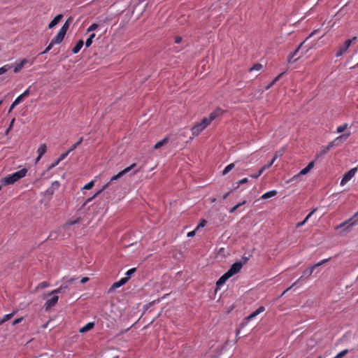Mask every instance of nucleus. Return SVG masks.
Instances as JSON below:
<instances>
[{
	"instance_id": "f257e3e1",
	"label": "nucleus",
	"mask_w": 358,
	"mask_h": 358,
	"mask_svg": "<svg viewBox=\"0 0 358 358\" xmlns=\"http://www.w3.org/2000/svg\"><path fill=\"white\" fill-rule=\"evenodd\" d=\"M351 135L350 132L345 133L342 135L334 138L331 141L327 146L322 147L321 150L316 155V159L322 157L327 154L332 148L337 147L341 145L345 141H346Z\"/></svg>"
},
{
	"instance_id": "f03ea898",
	"label": "nucleus",
	"mask_w": 358,
	"mask_h": 358,
	"mask_svg": "<svg viewBox=\"0 0 358 358\" xmlns=\"http://www.w3.org/2000/svg\"><path fill=\"white\" fill-rule=\"evenodd\" d=\"M27 173V169L24 168L20 171H17L13 173L9 174L3 179V182L5 185L13 184L21 178H24Z\"/></svg>"
},
{
	"instance_id": "7ed1b4c3",
	"label": "nucleus",
	"mask_w": 358,
	"mask_h": 358,
	"mask_svg": "<svg viewBox=\"0 0 358 358\" xmlns=\"http://www.w3.org/2000/svg\"><path fill=\"white\" fill-rule=\"evenodd\" d=\"M315 268V266H312L309 268H307L305 269L301 275V276L296 280L290 287H289L287 289H286L282 295H284L287 292H288L289 289H291L292 287L302 283L304 282L308 277H310L312 273H313L314 269Z\"/></svg>"
},
{
	"instance_id": "20e7f679",
	"label": "nucleus",
	"mask_w": 358,
	"mask_h": 358,
	"mask_svg": "<svg viewBox=\"0 0 358 358\" xmlns=\"http://www.w3.org/2000/svg\"><path fill=\"white\" fill-rule=\"evenodd\" d=\"M136 166V164L134 163V164H131L129 166L125 168L124 169H123L122 171L119 172L117 175L113 176L110 178V181L108 182H107L106 185H104L101 189H100L99 191L97 192V194H101L104 189H106V188H108L110 186V185L111 184L112 182L118 180L122 176H123L126 173H129L131 170H132Z\"/></svg>"
},
{
	"instance_id": "39448f33",
	"label": "nucleus",
	"mask_w": 358,
	"mask_h": 358,
	"mask_svg": "<svg viewBox=\"0 0 358 358\" xmlns=\"http://www.w3.org/2000/svg\"><path fill=\"white\" fill-rule=\"evenodd\" d=\"M358 216V211L354 215V216L349 220L342 222L339 225L335 227L336 230H338L339 229L345 228V231H350L352 227L358 224V219L356 217Z\"/></svg>"
},
{
	"instance_id": "423d86ee",
	"label": "nucleus",
	"mask_w": 358,
	"mask_h": 358,
	"mask_svg": "<svg viewBox=\"0 0 358 358\" xmlns=\"http://www.w3.org/2000/svg\"><path fill=\"white\" fill-rule=\"evenodd\" d=\"M210 124V122L206 117H203L201 121L196 124L192 129V134L193 136H198Z\"/></svg>"
},
{
	"instance_id": "0eeeda50",
	"label": "nucleus",
	"mask_w": 358,
	"mask_h": 358,
	"mask_svg": "<svg viewBox=\"0 0 358 358\" xmlns=\"http://www.w3.org/2000/svg\"><path fill=\"white\" fill-rule=\"evenodd\" d=\"M74 280V278L69 279L57 289H55L52 292H48V294H45L44 296L45 297L53 294L56 295L57 294L65 293L66 291L69 289V286L73 283Z\"/></svg>"
},
{
	"instance_id": "6e6552de",
	"label": "nucleus",
	"mask_w": 358,
	"mask_h": 358,
	"mask_svg": "<svg viewBox=\"0 0 358 358\" xmlns=\"http://www.w3.org/2000/svg\"><path fill=\"white\" fill-rule=\"evenodd\" d=\"M357 39V37H353L352 39H348L345 41V43L341 45L338 48V52L336 54V56L337 57L342 56L343 54H345L348 49L350 48V46L352 44V42L353 41H355Z\"/></svg>"
},
{
	"instance_id": "1a4fd4ad",
	"label": "nucleus",
	"mask_w": 358,
	"mask_h": 358,
	"mask_svg": "<svg viewBox=\"0 0 358 358\" xmlns=\"http://www.w3.org/2000/svg\"><path fill=\"white\" fill-rule=\"evenodd\" d=\"M243 264L241 262L234 263L227 273L231 277L239 273L243 268Z\"/></svg>"
},
{
	"instance_id": "9d476101",
	"label": "nucleus",
	"mask_w": 358,
	"mask_h": 358,
	"mask_svg": "<svg viewBox=\"0 0 358 358\" xmlns=\"http://www.w3.org/2000/svg\"><path fill=\"white\" fill-rule=\"evenodd\" d=\"M50 299H48L45 303L43 308L46 312L49 311L52 308L56 306L58 302L59 297L57 295L53 294Z\"/></svg>"
},
{
	"instance_id": "9b49d317",
	"label": "nucleus",
	"mask_w": 358,
	"mask_h": 358,
	"mask_svg": "<svg viewBox=\"0 0 358 358\" xmlns=\"http://www.w3.org/2000/svg\"><path fill=\"white\" fill-rule=\"evenodd\" d=\"M357 171V168H353L350 169L349 171H348L342 178L341 181V185H344L346 182H348L349 180H350Z\"/></svg>"
},
{
	"instance_id": "f8f14e48",
	"label": "nucleus",
	"mask_w": 358,
	"mask_h": 358,
	"mask_svg": "<svg viewBox=\"0 0 358 358\" xmlns=\"http://www.w3.org/2000/svg\"><path fill=\"white\" fill-rule=\"evenodd\" d=\"M315 163L314 161L310 162L306 167L301 170V171L297 174L295 175L292 179V181L295 180L299 176H303L307 174L313 167H314Z\"/></svg>"
},
{
	"instance_id": "ddd939ff",
	"label": "nucleus",
	"mask_w": 358,
	"mask_h": 358,
	"mask_svg": "<svg viewBox=\"0 0 358 358\" xmlns=\"http://www.w3.org/2000/svg\"><path fill=\"white\" fill-rule=\"evenodd\" d=\"M224 114V110L220 108H216L213 112L210 113L209 116L206 118L211 123L213 120H215L217 117L222 115Z\"/></svg>"
},
{
	"instance_id": "4468645a",
	"label": "nucleus",
	"mask_w": 358,
	"mask_h": 358,
	"mask_svg": "<svg viewBox=\"0 0 358 358\" xmlns=\"http://www.w3.org/2000/svg\"><path fill=\"white\" fill-rule=\"evenodd\" d=\"M224 114V110L220 108H216L213 112L210 113L209 116L206 118L211 123L213 120H215L217 117L222 115Z\"/></svg>"
},
{
	"instance_id": "2eb2a0df",
	"label": "nucleus",
	"mask_w": 358,
	"mask_h": 358,
	"mask_svg": "<svg viewBox=\"0 0 358 358\" xmlns=\"http://www.w3.org/2000/svg\"><path fill=\"white\" fill-rule=\"evenodd\" d=\"M265 310V308L262 306H259L255 311L252 312L250 315H249L245 320L247 321H250L254 319L259 314L263 313Z\"/></svg>"
},
{
	"instance_id": "dca6fc26",
	"label": "nucleus",
	"mask_w": 358,
	"mask_h": 358,
	"mask_svg": "<svg viewBox=\"0 0 358 358\" xmlns=\"http://www.w3.org/2000/svg\"><path fill=\"white\" fill-rule=\"evenodd\" d=\"M60 187V183L58 181H54L52 182L51 186L48 188L46 192L48 194L52 195L55 190H57Z\"/></svg>"
},
{
	"instance_id": "f3484780",
	"label": "nucleus",
	"mask_w": 358,
	"mask_h": 358,
	"mask_svg": "<svg viewBox=\"0 0 358 358\" xmlns=\"http://www.w3.org/2000/svg\"><path fill=\"white\" fill-rule=\"evenodd\" d=\"M66 35V33L62 32V31L59 30L58 34L55 37H54L51 41H52V43L55 44H59L62 42L64 40V38Z\"/></svg>"
},
{
	"instance_id": "a211bd4d",
	"label": "nucleus",
	"mask_w": 358,
	"mask_h": 358,
	"mask_svg": "<svg viewBox=\"0 0 358 358\" xmlns=\"http://www.w3.org/2000/svg\"><path fill=\"white\" fill-rule=\"evenodd\" d=\"M27 63H29V60L27 59H23L20 62L16 63L13 70L14 73L20 72Z\"/></svg>"
},
{
	"instance_id": "6ab92c4d",
	"label": "nucleus",
	"mask_w": 358,
	"mask_h": 358,
	"mask_svg": "<svg viewBox=\"0 0 358 358\" xmlns=\"http://www.w3.org/2000/svg\"><path fill=\"white\" fill-rule=\"evenodd\" d=\"M46 151H47L46 145L45 143L40 145V146L38 147V148L37 150V152H38V157L36 158V162L41 159V158L46 152Z\"/></svg>"
},
{
	"instance_id": "aec40b11",
	"label": "nucleus",
	"mask_w": 358,
	"mask_h": 358,
	"mask_svg": "<svg viewBox=\"0 0 358 358\" xmlns=\"http://www.w3.org/2000/svg\"><path fill=\"white\" fill-rule=\"evenodd\" d=\"M303 43L304 42L301 43L299 45V46L292 53H291L288 56V62L289 63H294V62H296L299 59V57L296 58V59H294V57L296 55L297 52H299V49L301 48V47L302 46Z\"/></svg>"
},
{
	"instance_id": "412c9836",
	"label": "nucleus",
	"mask_w": 358,
	"mask_h": 358,
	"mask_svg": "<svg viewBox=\"0 0 358 358\" xmlns=\"http://www.w3.org/2000/svg\"><path fill=\"white\" fill-rule=\"evenodd\" d=\"M63 15L62 14H59L57 16L54 17V19L50 22L48 24L49 29H52L54 27H55L62 19Z\"/></svg>"
},
{
	"instance_id": "4be33fe9",
	"label": "nucleus",
	"mask_w": 358,
	"mask_h": 358,
	"mask_svg": "<svg viewBox=\"0 0 358 358\" xmlns=\"http://www.w3.org/2000/svg\"><path fill=\"white\" fill-rule=\"evenodd\" d=\"M231 276L226 272L224 275H222L219 280L217 281L216 285L218 287L223 285L225 282Z\"/></svg>"
},
{
	"instance_id": "5701e85b",
	"label": "nucleus",
	"mask_w": 358,
	"mask_h": 358,
	"mask_svg": "<svg viewBox=\"0 0 358 358\" xmlns=\"http://www.w3.org/2000/svg\"><path fill=\"white\" fill-rule=\"evenodd\" d=\"M277 194H278V192L276 190H275V189L271 190V191L267 192L264 193V194H262V196L260 197V199H269V198L276 196Z\"/></svg>"
},
{
	"instance_id": "b1692460",
	"label": "nucleus",
	"mask_w": 358,
	"mask_h": 358,
	"mask_svg": "<svg viewBox=\"0 0 358 358\" xmlns=\"http://www.w3.org/2000/svg\"><path fill=\"white\" fill-rule=\"evenodd\" d=\"M94 327V322H89L80 329V333L84 334L93 329Z\"/></svg>"
},
{
	"instance_id": "393cba45",
	"label": "nucleus",
	"mask_w": 358,
	"mask_h": 358,
	"mask_svg": "<svg viewBox=\"0 0 358 358\" xmlns=\"http://www.w3.org/2000/svg\"><path fill=\"white\" fill-rule=\"evenodd\" d=\"M127 281H128V278H122L119 281L115 282L112 285V288L115 289V288L120 287L121 286L124 285Z\"/></svg>"
},
{
	"instance_id": "a878e982",
	"label": "nucleus",
	"mask_w": 358,
	"mask_h": 358,
	"mask_svg": "<svg viewBox=\"0 0 358 358\" xmlns=\"http://www.w3.org/2000/svg\"><path fill=\"white\" fill-rule=\"evenodd\" d=\"M84 45V42L83 40H79L76 45H75V47L72 49V52L73 54H77L80 50V49L82 48V47Z\"/></svg>"
},
{
	"instance_id": "bb28decb",
	"label": "nucleus",
	"mask_w": 358,
	"mask_h": 358,
	"mask_svg": "<svg viewBox=\"0 0 358 358\" xmlns=\"http://www.w3.org/2000/svg\"><path fill=\"white\" fill-rule=\"evenodd\" d=\"M168 141H169V138L166 136L165 138H164L162 140L159 141V142H157L155 146H154V148L155 149H159V148H161L162 146L164 145L165 144H166L168 143Z\"/></svg>"
},
{
	"instance_id": "cd10ccee",
	"label": "nucleus",
	"mask_w": 358,
	"mask_h": 358,
	"mask_svg": "<svg viewBox=\"0 0 358 358\" xmlns=\"http://www.w3.org/2000/svg\"><path fill=\"white\" fill-rule=\"evenodd\" d=\"M71 17H69L66 21V22L63 24V26L62 27V28L60 29L61 31H62V32H64L66 34V31L67 30L69 29V26H70V24L71 22Z\"/></svg>"
},
{
	"instance_id": "c85d7f7f",
	"label": "nucleus",
	"mask_w": 358,
	"mask_h": 358,
	"mask_svg": "<svg viewBox=\"0 0 358 358\" xmlns=\"http://www.w3.org/2000/svg\"><path fill=\"white\" fill-rule=\"evenodd\" d=\"M16 313V311H13L11 313L5 315L2 318H1L3 324L8 320H10Z\"/></svg>"
},
{
	"instance_id": "c756f323",
	"label": "nucleus",
	"mask_w": 358,
	"mask_h": 358,
	"mask_svg": "<svg viewBox=\"0 0 358 358\" xmlns=\"http://www.w3.org/2000/svg\"><path fill=\"white\" fill-rule=\"evenodd\" d=\"M235 167V164L231 163L227 165L224 169L222 171V175H227L228 173H229Z\"/></svg>"
},
{
	"instance_id": "7c9ffc66",
	"label": "nucleus",
	"mask_w": 358,
	"mask_h": 358,
	"mask_svg": "<svg viewBox=\"0 0 358 358\" xmlns=\"http://www.w3.org/2000/svg\"><path fill=\"white\" fill-rule=\"evenodd\" d=\"M347 128H348V123H345L342 125H340L336 128V133H338V134L343 133Z\"/></svg>"
},
{
	"instance_id": "2f4dec72",
	"label": "nucleus",
	"mask_w": 358,
	"mask_h": 358,
	"mask_svg": "<svg viewBox=\"0 0 358 358\" xmlns=\"http://www.w3.org/2000/svg\"><path fill=\"white\" fill-rule=\"evenodd\" d=\"M245 203H246V201H243V202L238 203V204H236V206H234L233 208H231L229 210V212L230 213H235V212L238 210V208L240 206H241L244 205Z\"/></svg>"
},
{
	"instance_id": "473e14b6",
	"label": "nucleus",
	"mask_w": 358,
	"mask_h": 358,
	"mask_svg": "<svg viewBox=\"0 0 358 358\" xmlns=\"http://www.w3.org/2000/svg\"><path fill=\"white\" fill-rule=\"evenodd\" d=\"M95 36H96V35H95V34H92L89 36V38L87 39V41H86V42H85V46H86V48H89V47L92 45V42H93V39H94V38L95 37Z\"/></svg>"
},
{
	"instance_id": "72a5a7b5",
	"label": "nucleus",
	"mask_w": 358,
	"mask_h": 358,
	"mask_svg": "<svg viewBox=\"0 0 358 358\" xmlns=\"http://www.w3.org/2000/svg\"><path fill=\"white\" fill-rule=\"evenodd\" d=\"M83 137H80V139L70 148L69 151L72 152L75 149H76L78 148V146H79L80 145V143L83 142Z\"/></svg>"
},
{
	"instance_id": "f704fd0d",
	"label": "nucleus",
	"mask_w": 358,
	"mask_h": 358,
	"mask_svg": "<svg viewBox=\"0 0 358 358\" xmlns=\"http://www.w3.org/2000/svg\"><path fill=\"white\" fill-rule=\"evenodd\" d=\"M11 68V65L6 64L0 68V75L7 72Z\"/></svg>"
},
{
	"instance_id": "c9c22d12",
	"label": "nucleus",
	"mask_w": 358,
	"mask_h": 358,
	"mask_svg": "<svg viewBox=\"0 0 358 358\" xmlns=\"http://www.w3.org/2000/svg\"><path fill=\"white\" fill-rule=\"evenodd\" d=\"M49 285H50L49 282H48L47 281H43L37 285L36 289H45V288L49 287Z\"/></svg>"
},
{
	"instance_id": "e433bc0d",
	"label": "nucleus",
	"mask_w": 358,
	"mask_h": 358,
	"mask_svg": "<svg viewBox=\"0 0 358 358\" xmlns=\"http://www.w3.org/2000/svg\"><path fill=\"white\" fill-rule=\"evenodd\" d=\"M263 68V66L260 64H255L250 69V71H260Z\"/></svg>"
},
{
	"instance_id": "4c0bfd02",
	"label": "nucleus",
	"mask_w": 358,
	"mask_h": 358,
	"mask_svg": "<svg viewBox=\"0 0 358 358\" xmlns=\"http://www.w3.org/2000/svg\"><path fill=\"white\" fill-rule=\"evenodd\" d=\"M348 353V350H343L338 353L334 358H342Z\"/></svg>"
},
{
	"instance_id": "58836bf2",
	"label": "nucleus",
	"mask_w": 358,
	"mask_h": 358,
	"mask_svg": "<svg viewBox=\"0 0 358 358\" xmlns=\"http://www.w3.org/2000/svg\"><path fill=\"white\" fill-rule=\"evenodd\" d=\"M99 25L96 23H93L87 29V32L89 33V32H91V31H93L94 30H96L97 28H98Z\"/></svg>"
},
{
	"instance_id": "ea45409f",
	"label": "nucleus",
	"mask_w": 358,
	"mask_h": 358,
	"mask_svg": "<svg viewBox=\"0 0 358 358\" xmlns=\"http://www.w3.org/2000/svg\"><path fill=\"white\" fill-rule=\"evenodd\" d=\"M94 185V181L92 180L90 182L87 183L84 187L83 189L89 190L91 189Z\"/></svg>"
},
{
	"instance_id": "a19ab883",
	"label": "nucleus",
	"mask_w": 358,
	"mask_h": 358,
	"mask_svg": "<svg viewBox=\"0 0 358 358\" xmlns=\"http://www.w3.org/2000/svg\"><path fill=\"white\" fill-rule=\"evenodd\" d=\"M55 45V43H52V41H51L50 44L47 46V48L45 49L44 51H43L41 54H45L48 52H49L53 47V45Z\"/></svg>"
},
{
	"instance_id": "79ce46f5",
	"label": "nucleus",
	"mask_w": 358,
	"mask_h": 358,
	"mask_svg": "<svg viewBox=\"0 0 358 358\" xmlns=\"http://www.w3.org/2000/svg\"><path fill=\"white\" fill-rule=\"evenodd\" d=\"M71 152V151L67 150L66 152L64 153H62L59 157L58 158L59 161L62 162V160H64L68 155Z\"/></svg>"
},
{
	"instance_id": "37998d69",
	"label": "nucleus",
	"mask_w": 358,
	"mask_h": 358,
	"mask_svg": "<svg viewBox=\"0 0 358 358\" xmlns=\"http://www.w3.org/2000/svg\"><path fill=\"white\" fill-rule=\"evenodd\" d=\"M135 271H136L135 268H130L129 270L127 271V272L126 273V275L127 276V278H128V280L130 278L131 275L135 273Z\"/></svg>"
},
{
	"instance_id": "c03bdc74",
	"label": "nucleus",
	"mask_w": 358,
	"mask_h": 358,
	"mask_svg": "<svg viewBox=\"0 0 358 358\" xmlns=\"http://www.w3.org/2000/svg\"><path fill=\"white\" fill-rule=\"evenodd\" d=\"M23 99H24V98L20 94L15 99V100L13 102L15 103V104H16L17 106L23 101Z\"/></svg>"
},
{
	"instance_id": "a18cd8bd",
	"label": "nucleus",
	"mask_w": 358,
	"mask_h": 358,
	"mask_svg": "<svg viewBox=\"0 0 358 358\" xmlns=\"http://www.w3.org/2000/svg\"><path fill=\"white\" fill-rule=\"evenodd\" d=\"M30 88L31 87H29L21 95L24 99L29 96L30 94Z\"/></svg>"
},
{
	"instance_id": "49530a36",
	"label": "nucleus",
	"mask_w": 358,
	"mask_h": 358,
	"mask_svg": "<svg viewBox=\"0 0 358 358\" xmlns=\"http://www.w3.org/2000/svg\"><path fill=\"white\" fill-rule=\"evenodd\" d=\"M24 317H18V318H16L15 320H14L12 322V324L13 326L20 323L22 320H23Z\"/></svg>"
},
{
	"instance_id": "de8ad7c7",
	"label": "nucleus",
	"mask_w": 358,
	"mask_h": 358,
	"mask_svg": "<svg viewBox=\"0 0 358 358\" xmlns=\"http://www.w3.org/2000/svg\"><path fill=\"white\" fill-rule=\"evenodd\" d=\"M206 224V221L205 220H202L200 223L196 227V229H199L201 227H204Z\"/></svg>"
},
{
	"instance_id": "09e8293b",
	"label": "nucleus",
	"mask_w": 358,
	"mask_h": 358,
	"mask_svg": "<svg viewBox=\"0 0 358 358\" xmlns=\"http://www.w3.org/2000/svg\"><path fill=\"white\" fill-rule=\"evenodd\" d=\"M264 173L263 170L261 169H259V172L257 174H252L250 175V177L252 178H259L262 173Z\"/></svg>"
},
{
	"instance_id": "8fccbe9b",
	"label": "nucleus",
	"mask_w": 358,
	"mask_h": 358,
	"mask_svg": "<svg viewBox=\"0 0 358 358\" xmlns=\"http://www.w3.org/2000/svg\"><path fill=\"white\" fill-rule=\"evenodd\" d=\"M316 208L313 209L312 211H310L307 216L305 217L304 220H306V222L309 220V218L314 214V213L316 211Z\"/></svg>"
},
{
	"instance_id": "3c124183",
	"label": "nucleus",
	"mask_w": 358,
	"mask_h": 358,
	"mask_svg": "<svg viewBox=\"0 0 358 358\" xmlns=\"http://www.w3.org/2000/svg\"><path fill=\"white\" fill-rule=\"evenodd\" d=\"M248 178H245L241 179V180H239V181L238 182V185H237V187H236V188H238V187H239V185H243V184H244V183L248 182Z\"/></svg>"
},
{
	"instance_id": "603ef678",
	"label": "nucleus",
	"mask_w": 358,
	"mask_h": 358,
	"mask_svg": "<svg viewBox=\"0 0 358 358\" xmlns=\"http://www.w3.org/2000/svg\"><path fill=\"white\" fill-rule=\"evenodd\" d=\"M273 164V162L271 161L268 164H267L266 165H264L263 167H262L261 169L263 170V171H264L266 169L270 168Z\"/></svg>"
},
{
	"instance_id": "864d4df0",
	"label": "nucleus",
	"mask_w": 358,
	"mask_h": 358,
	"mask_svg": "<svg viewBox=\"0 0 358 358\" xmlns=\"http://www.w3.org/2000/svg\"><path fill=\"white\" fill-rule=\"evenodd\" d=\"M174 41H175V43H176V44H179V43H181V41H182V38L181 36H176V37L175 38V40H174Z\"/></svg>"
},
{
	"instance_id": "5fc2aeb1",
	"label": "nucleus",
	"mask_w": 358,
	"mask_h": 358,
	"mask_svg": "<svg viewBox=\"0 0 358 358\" xmlns=\"http://www.w3.org/2000/svg\"><path fill=\"white\" fill-rule=\"evenodd\" d=\"M327 261H328V259H323L321 262L314 264V266H315V268L318 267V266L322 265L323 264L326 263Z\"/></svg>"
},
{
	"instance_id": "6e6d98bb",
	"label": "nucleus",
	"mask_w": 358,
	"mask_h": 358,
	"mask_svg": "<svg viewBox=\"0 0 358 358\" xmlns=\"http://www.w3.org/2000/svg\"><path fill=\"white\" fill-rule=\"evenodd\" d=\"M99 194H97V192L92 197L89 198L87 199V201H85V203H84V205H86L87 203L91 202V201H92V199L94 198H95L96 196H98Z\"/></svg>"
},
{
	"instance_id": "4d7b16f0",
	"label": "nucleus",
	"mask_w": 358,
	"mask_h": 358,
	"mask_svg": "<svg viewBox=\"0 0 358 358\" xmlns=\"http://www.w3.org/2000/svg\"><path fill=\"white\" fill-rule=\"evenodd\" d=\"M282 73H280V74H279L278 76H277L273 79V80L271 82V83H272V84H273V85H274L276 82H278V81L280 80V77L282 76Z\"/></svg>"
},
{
	"instance_id": "13d9d810",
	"label": "nucleus",
	"mask_w": 358,
	"mask_h": 358,
	"mask_svg": "<svg viewBox=\"0 0 358 358\" xmlns=\"http://www.w3.org/2000/svg\"><path fill=\"white\" fill-rule=\"evenodd\" d=\"M196 229H195L194 230L188 232L187 233V236L188 237H193V236H194L195 234H196Z\"/></svg>"
},
{
	"instance_id": "bf43d9fd",
	"label": "nucleus",
	"mask_w": 358,
	"mask_h": 358,
	"mask_svg": "<svg viewBox=\"0 0 358 358\" xmlns=\"http://www.w3.org/2000/svg\"><path fill=\"white\" fill-rule=\"evenodd\" d=\"M60 161H59V159H57V161H55L53 164H52L50 165V166L49 167V169H52L54 167H55L56 166H57L59 164Z\"/></svg>"
},
{
	"instance_id": "052dcab7",
	"label": "nucleus",
	"mask_w": 358,
	"mask_h": 358,
	"mask_svg": "<svg viewBox=\"0 0 358 358\" xmlns=\"http://www.w3.org/2000/svg\"><path fill=\"white\" fill-rule=\"evenodd\" d=\"M306 223V220H303L302 222H298L296 224V227H302L303 225H304Z\"/></svg>"
},
{
	"instance_id": "680f3d73",
	"label": "nucleus",
	"mask_w": 358,
	"mask_h": 358,
	"mask_svg": "<svg viewBox=\"0 0 358 358\" xmlns=\"http://www.w3.org/2000/svg\"><path fill=\"white\" fill-rule=\"evenodd\" d=\"M88 280H89V278H87V277H84V278H83L80 280V282H81V283H83V284H84V283H85V282H88Z\"/></svg>"
},
{
	"instance_id": "e2e57ef3",
	"label": "nucleus",
	"mask_w": 358,
	"mask_h": 358,
	"mask_svg": "<svg viewBox=\"0 0 358 358\" xmlns=\"http://www.w3.org/2000/svg\"><path fill=\"white\" fill-rule=\"evenodd\" d=\"M282 155V153H280L279 155L278 153H276L275 155V156L273 157V158L272 159L271 162H273V163H274V162L277 159V158L280 156Z\"/></svg>"
},
{
	"instance_id": "0e129e2a",
	"label": "nucleus",
	"mask_w": 358,
	"mask_h": 358,
	"mask_svg": "<svg viewBox=\"0 0 358 358\" xmlns=\"http://www.w3.org/2000/svg\"><path fill=\"white\" fill-rule=\"evenodd\" d=\"M17 105L15 104L14 102H13V103L11 104V106H10V108H9V113H10L16 106Z\"/></svg>"
},
{
	"instance_id": "69168bd1",
	"label": "nucleus",
	"mask_w": 358,
	"mask_h": 358,
	"mask_svg": "<svg viewBox=\"0 0 358 358\" xmlns=\"http://www.w3.org/2000/svg\"><path fill=\"white\" fill-rule=\"evenodd\" d=\"M231 193V191L228 192L227 193H226L224 196H223V200H225L228 196Z\"/></svg>"
},
{
	"instance_id": "338daca9",
	"label": "nucleus",
	"mask_w": 358,
	"mask_h": 358,
	"mask_svg": "<svg viewBox=\"0 0 358 358\" xmlns=\"http://www.w3.org/2000/svg\"><path fill=\"white\" fill-rule=\"evenodd\" d=\"M14 122H15V118H13L12 120V121L10 122V124L9 125V129H11L13 127Z\"/></svg>"
},
{
	"instance_id": "774afa93",
	"label": "nucleus",
	"mask_w": 358,
	"mask_h": 358,
	"mask_svg": "<svg viewBox=\"0 0 358 358\" xmlns=\"http://www.w3.org/2000/svg\"><path fill=\"white\" fill-rule=\"evenodd\" d=\"M273 85V84H272V83H271L269 85H268L265 87V90H268V89H270Z\"/></svg>"
}]
</instances>
